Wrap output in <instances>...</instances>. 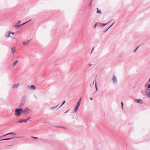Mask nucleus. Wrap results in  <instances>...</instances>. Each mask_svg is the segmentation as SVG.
I'll list each match as a JSON object with an SVG mask.
<instances>
[{"label": "nucleus", "mask_w": 150, "mask_h": 150, "mask_svg": "<svg viewBox=\"0 0 150 150\" xmlns=\"http://www.w3.org/2000/svg\"><path fill=\"white\" fill-rule=\"evenodd\" d=\"M23 109L22 108H17L15 110V113L14 115L16 116H19L20 115L21 113L23 112Z\"/></svg>", "instance_id": "nucleus-1"}, {"label": "nucleus", "mask_w": 150, "mask_h": 150, "mask_svg": "<svg viewBox=\"0 0 150 150\" xmlns=\"http://www.w3.org/2000/svg\"><path fill=\"white\" fill-rule=\"evenodd\" d=\"M26 96H23L22 99L21 100V101L20 103V105L19 106V107L21 108L23 107V106L24 105L26 101Z\"/></svg>", "instance_id": "nucleus-2"}, {"label": "nucleus", "mask_w": 150, "mask_h": 150, "mask_svg": "<svg viewBox=\"0 0 150 150\" xmlns=\"http://www.w3.org/2000/svg\"><path fill=\"white\" fill-rule=\"evenodd\" d=\"M31 20V19L27 21L26 22L22 24H20V25H18L17 24H16L15 25H14V27L16 28H18L21 27L23 26L25 24L27 23L29 21H30Z\"/></svg>", "instance_id": "nucleus-3"}, {"label": "nucleus", "mask_w": 150, "mask_h": 150, "mask_svg": "<svg viewBox=\"0 0 150 150\" xmlns=\"http://www.w3.org/2000/svg\"><path fill=\"white\" fill-rule=\"evenodd\" d=\"M30 110V109L28 108H26L24 110L23 109V112L24 114H28L29 113Z\"/></svg>", "instance_id": "nucleus-4"}, {"label": "nucleus", "mask_w": 150, "mask_h": 150, "mask_svg": "<svg viewBox=\"0 0 150 150\" xmlns=\"http://www.w3.org/2000/svg\"><path fill=\"white\" fill-rule=\"evenodd\" d=\"M112 80V81L113 83H114L116 84L117 82V79L115 75L113 76Z\"/></svg>", "instance_id": "nucleus-5"}, {"label": "nucleus", "mask_w": 150, "mask_h": 150, "mask_svg": "<svg viewBox=\"0 0 150 150\" xmlns=\"http://www.w3.org/2000/svg\"><path fill=\"white\" fill-rule=\"evenodd\" d=\"M80 103L77 102L76 105L75 106L74 112H76L78 110V108L80 105Z\"/></svg>", "instance_id": "nucleus-6"}, {"label": "nucleus", "mask_w": 150, "mask_h": 150, "mask_svg": "<svg viewBox=\"0 0 150 150\" xmlns=\"http://www.w3.org/2000/svg\"><path fill=\"white\" fill-rule=\"evenodd\" d=\"M17 122L22 123L23 122L26 123L27 122L26 119H20Z\"/></svg>", "instance_id": "nucleus-7"}, {"label": "nucleus", "mask_w": 150, "mask_h": 150, "mask_svg": "<svg viewBox=\"0 0 150 150\" xmlns=\"http://www.w3.org/2000/svg\"><path fill=\"white\" fill-rule=\"evenodd\" d=\"M19 83L15 84L12 86V88L15 89L18 88L19 86Z\"/></svg>", "instance_id": "nucleus-8"}, {"label": "nucleus", "mask_w": 150, "mask_h": 150, "mask_svg": "<svg viewBox=\"0 0 150 150\" xmlns=\"http://www.w3.org/2000/svg\"><path fill=\"white\" fill-rule=\"evenodd\" d=\"M28 87H29V88L33 90H35L36 88L35 86L33 85H31L30 86H28Z\"/></svg>", "instance_id": "nucleus-9"}, {"label": "nucleus", "mask_w": 150, "mask_h": 150, "mask_svg": "<svg viewBox=\"0 0 150 150\" xmlns=\"http://www.w3.org/2000/svg\"><path fill=\"white\" fill-rule=\"evenodd\" d=\"M11 33V31H9L6 35V37L8 38L10 37H11L10 34Z\"/></svg>", "instance_id": "nucleus-10"}, {"label": "nucleus", "mask_w": 150, "mask_h": 150, "mask_svg": "<svg viewBox=\"0 0 150 150\" xmlns=\"http://www.w3.org/2000/svg\"><path fill=\"white\" fill-rule=\"evenodd\" d=\"M145 93L146 95H149L150 96V89H148L146 90Z\"/></svg>", "instance_id": "nucleus-11"}, {"label": "nucleus", "mask_w": 150, "mask_h": 150, "mask_svg": "<svg viewBox=\"0 0 150 150\" xmlns=\"http://www.w3.org/2000/svg\"><path fill=\"white\" fill-rule=\"evenodd\" d=\"M30 40H29L25 42H23V44L24 45H28L30 42Z\"/></svg>", "instance_id": "nucleus-12"}, {"label": "nucleus", "mask_w": 150, "mask_h": 150, "mask_svg": "<svg viewBox=\"0 0 150 150\" xmlns=\"http://www.w3.org/2000/svg\"><path fill=\"white\" fill-rule=\"evenodd\" d=\"M11 52L13 53V54H14V53L16 51V48L15 47H14L11 48Z\"/></svg>", "instance_id": "nucleus-13"}, {"label": "nucleus", "mask_w": 150, "mask_h": 150, "mask_svg": "<svg viewBox=\"0 0 150 150\" xmlns=\"http://www.w3.org/2000/svg\"><path fill=\"white\" fill-rule=\"evenodd\" d=\"M135 101L138 103L142 104L143 103V101L140 99H137Z\"/></svg>", "instance_id": "nucleus-14"}, {"label": "nucleus", "mask_w": 150, "mask_h": 150, "mask_svg": "<svg viewBox=\"0 0 150 150\" xmlns=\"http://www.w3.org/2000/svg\"><path fill=\"white\" fill-rule=\"evenodd\" d=\"M15 138V137H12L10 138H6V139H3L0 140V141H3V140H8L11 139H14V138Z\"/></svg>", "instance_id": "nucleus-15"}, {"label": "nucleus", "mask_w": 150, "mask_h": 150, "mask_svg": "<svg viewBox=\"0 0 150 150\" xmlns=\"http://www.w3.org/2000/svg\"><path fill=\"white\" fill-rule=\"evenodd\" d=\"M56 127H58V128H62L64 129H66V127L62 126H59Z\"/></svg>", "instance_id": "nucleus-16"}, {"label": "nucleus", "mask_w": 150, "mask_h": 150, "mask_svg": "<svg viewBox=\"0 0 150 150\" xmlns=\"http://www.w3.org/2000/svg\"><path fill=\"white\" fill-rule=\"evenodd\" d=\"M93 0H91V2H90V4L89 6V7L90 9H91V8Z\"/></svg>", "instance_id": "nucleus-17"}, {"label": "nucleus", "mask_w": 150, "mask_h": 150, "mask_svg": "<svg viewBox=\"0 0 150 150\" xmlns=\"http://www.w3.org/2000/svg\"><path fill=\"white\" fill-rule=\"evenodd\" d=\"M18 60H16L14 62V64H13V67H14L16 65V64L18 62Z\"/></svg>", "instance_id": "nucleus-18"}, {"label": "nucleus", "mask_w": 150, "mask_h": 150, "mask_svg": "<svg viewBox=\"0 0 150 150\" xmlns=\"http://www.w3.org/2000/svg\"><path fill=\"white\" fill-rule=\"evenodd\" d=\"M97 11L96 13H99L100 14H101V12L100 10H98V8H97Z\"/></svg>", "instance_id": "nucleus-19"}, {"label": "nucleus", "mask_w": 150, "mask_h": 150, "mask_svg": "<svg viewBox=\"0 0 150 150\" xmlns=\"http://www.w3.org/2000/svg\"><path fill=\"white\" fill-rule=\"evenodd\" d=\"M141 45L139 46L138 47H137L134 51L133 52H136L137 49H138V48L141 46Z\"/></svg>", "instance_id": "nucleus-20"}, {"label": "nucleus", "mask_w": 150, "mask_h": 150, "mask_svg": "<svg viewBox=\"0 0 150 150\" xmlns=\"http://www.w3.org/2000/svg\"><path fill=\"white\" fill-rule=\"evenodd\" d=\"M59 104H58L56 106H55V107H52L51 109L52 110H53L54 108H56L58 105Z\"/></svg>", "instance_id": "nucleus-21"}, {"label": "nucleus", "mask_w": 150, "mask_h": 150, "mask_svg": "<svg viewBox=\"0 0 150 150\" xmlns=\"http://www.w3.org/2000/svg\"><path fill=\"white\" fill-rule=\"evenodd\" d=\"M107 23H102V24H101V23H99V25H103V26H105V25H106L107 24Z\"/></svg>", "instance_id": "nucleus-22"}, {"label": "nucleus", "mask_w": 150, "mask_h": 150, "mask_svg": "<svg viewBox=\"0 0 150 150\" xmlns=\"http://www.w3.org/2000/svg\"><path fill=\"white\" fill-rule=\"evenodd\" d=\"M65 101H64L62 103L61 105H60V106L58 108H60L65 103Z\"/></svg>", "instance_id": "nucleus-23"}, {"label": "nucleus", "mask_w": 150, "mask_h": 150, "mask_svg": "<svg viewBox=\"0 0 150 150\" xmlns=\"http://www.w3.org/2000/svg\"><path fill=\"white\" fill-rule=\"evenodd\" d=\"M9 134H13V135H15L16 134L14 132H11L9 133Z\"/></svg>", "instance_id": "nucleus-24"}, {"label": "nucleus", "mask_w": 150, "mask_h": 150, "mask_svg": "<svg viewBox=\"0 0 150 150\" xmlns=\"http://www.w3.org/2000/svg\"><path fill=\"white\" fill-rule=\"evenodd\" d=\"M121 107L122 109L123 108V103L122 102H121Z\"/></svg>", "instance_id": "nucleus-25"}, {"label": "nucleus", "mask_w": 150, "mask_h": 150, "mask_svg": "<svg viewBox=\"0 0 150 150\" xmlns=\"http://www.w3.org/2000/svg\"><path fill=\"white\" fill-rule=\"evenodd\" d=\"M9 135V133L6 134H4V135H3L2 136V137H5V136H6V135Z\"/></svg>", "instance_id": "nucleus-26"}, {"label": "nucleus", "mask_w": 150, "mask_h": 150, "mask_svg": "<svg viewBox=\"0 0 150 150\" xmlns=\"http://www.w3.org/2000/svg\"><path fill=\"white\" fill-rule=\"evenodd\" d=\"M147 88L148 89H150V84L148 85Z\"/></svg>", "instance_id": "nucleus-27"}, {"label": "nucleus", "mask_w": 150, "mask_h": 150, "mask_svg": "<svg viewBox=\"0 0 150 150\" xmlns=\"http://www.w3.org/2000/svg\"><path fill=\"white\" fill-rule=\"evenodd\" d=\"M31 138H34L35 139H38V137H33V136L31 137Z\"/></svg>", "instance_id": "nucleus-28"}, {"label": "nucleus", "mask_w": 150, "mask_h": 150, "mask_svg": "<svg viewBox=\"0 0 150 150\" xmlns=\"http://www.w3.org/2000/svg\"><path fill=\"white\" fill-rule=\"evenodd\" d=\"M31 117H29L27 119H26V121L27 122L28 120H29L30 119Z\"/></svg>", "instance_id": "nucleus-29"}, {"label": "nucleus", "mask_w": 150, "mask_h": 150, "mask_svg": "<svg viewBox=\"0 0 150 150\" xmlns=\"http://www.w3.org/2000/svg\"><path fill=\"white\" fill-rule=\"evenodd\" d=\"M81 97L80 99H79V100H78V102H79V103H81Z\"/></svg>", "instance_id": "nucleus-30"}, {"label": "nucleus", "mask_w": 150, "mask_h": 150, "mask_svg": "<svg viewBox=\"0 0 150 150\" xmlns=\"http://www.w3.org/2000/svg\"><path fill=\"white\" fill-rule=\"evenodd\" d=\"M95 87H96V91H97V85H96V82Z\"/></svg>", "instance_id": "nucleus-31"}, {"label": "nucleus", "mask_w": 150, "mask_h": 150, "mask_svg": "<svg viewBox=\"0 0 150 150\" xmlns=\"http://www.w3.org/2000/svg\"><path fill=\"white\" fill-rule=\"evenodd\" d=\"M98 24H99V23H96L95 24V25H94V28H96V25Z\"/></svg>", "instance_id": "nucleus-32"}, {"label": "nucleus", "mask_w": 150, "mask_h": 150, "mask_svg": "<svg viewBox=\"0 0 150 150\" xmlns=\"http://www.w3.org/2000/svg\"><path fill=\"white\" fill-rule=\"evenodd\" d=\"M107 31V30H103V32L104 33H105Z\"/></svg>", "instance_id": "nucleus-33"}, {"label": "nucleus", "mask_w": 150, "mask_h": 150, "mask_svg": "<svg viewBox=\"0 0 150 150\" xmlns=\"http://www.w3.org/2000/svg\"><path fill=\"white\" fill-rule=\"evenodd\" d=\"M94 47H93V48L92 49V51H91V53L92 52H93V50H94Z\"/></svg>", "instance_id": "nucleus-34"}, {"label": "nucleus", "mask_w": 150, "mask_h": 150, "mask_svg": "<svg viewBox=\"0 0 150 150\" xmlns=\"http://www.w3.org/2000/svg\"><path fill=\"white\" fill-rule=\"evenodd\" d=\"M114 23V22L110 26H109V27H110V28L112 26V25Z\"/></svg>", "instance_id": "nucleus-35"}, {"label": "nucleus", "mask_w": 150, "mask_h": 150, "mask_svg": "<svg viewBox=\"0 0 150 150\" xmlns=\"http://www.w3.org/2000/svg\"><path fill=\"white\" fill-rule=\"evenodd\" d=\"M34 97H35L36 99H37L38 98H37V97L36 96H35H35H34Z\"/></svg>", "instance_id": "nucleus-36"}, {"label": "nucleus", "mask_w": 150, "mask_h": 150, "mask_svg": "<svg viewBox=\"0 0 150 150\" xmlns=\"http://www.w3.org/2000/svg\"><path fill=\"white\" fill-rule=\"evenodd\" d=\"M90 100H93V98H90Z\"/></svg>", "instance_id": "nucleus-37"}, {"label": "nucleus", "mask_w": 150, "mask_h": 150, "mask_svg": "<svg viewBox=\"0 0 150 150\" xmlns=\"http://www.w3.org/2000/svg\"><path fill=\"white\" fill-rule=\"evenodd\" d=\"M21 23V21H19L18 22V23Z\"/></svg>", "instance_id": "nucleus-38"}, {"label": "nucleus", "mask_w": 150, "mask_h": 150, "mask_svg": "<svg viewBox=\"0 0 150 150\" xmlns=\"http://www.w3.org/2000/svg\"><path fill=\"white\" fill-rule=\"evenodd\" d=\"M110 27H108V28L106 29V30H107L109 29Z\"/></svg>", "instance_id": "nucleus-39"}, {"label": "nucleus", "mask_w": 150, "mask_h": 150, "mask_svg": "<svg viewBox=\"0 0 150 150\" xmlns=\"http://www.w3.org/2000/svg\"><path fill=\"white\" fill-rule=\"evenodd\" d=\"M11 34H12L13 35V34H14V33H13H13H12V32H11Z\"/></svg>", "instance_id": "nucleus-40"}, {"label": "nucleus", "mask_w": 150, "mask_h": 150, "mask_svg": "<svg viewBox=\"0 0 150 150\" xmlns=\"http://www.w3.org/2000/svg\"><path fill=\"white\" fill-rule=\"evenodd\" d=\"M92 65V64H89V66H91V65Z\"/></svg>", "instance_id": "nucleus-41"}, {"label": "nucleus", "mask_w": 150, "mask_h": 150, "mask_svg": "<svg viewBox=\"0 0 150 150\" xmlns=\"http://www.w3.org/2000/svg\"><path fill=\"white\" fill-rule=\"evenodd\" d=\"M68 111V110L67 111L65 112V113H66Z\"/></svg>", "instance_id": "nucleus-42"}, {"label": "nucleus", "mask_w": 150, "mask_h": 150, "mask_svg": "<svg viewBox=\"0 0 150 150\" xmlns=\"http://www.w3.org/2000/svg\"><path fill=\"white\" fill-rule=\"evenodd\" d=\"M149 82H150V78L149 79Z\"/></svg>", "instance_id": "nucleus-43"}, {"label": "nucleus", "mask_w": 150, "mask_h": 150, "mask_svg": "<svg viewBox=\"0 0 150 150\" xmlns=\"http://www.w3.org/2000/svg\"><path fill=\"white\" fill-rule=\"evenodd\" d=\"M18 137V138H21V137Z\"/></svg>", "instance_id": "nucleus-44"}, {"label": "nucleus", "mask_w": 150, "mask_h": 150, "mask_svg": "<svg viewBox=\"0 0 150 150\" xmlns=\"http://www.w3.org/2000/svg\"><path fill=\"white\" fill-rule=\"evenodd\" d=\"M2 137L1 136V137H0V138H1V137Z\"/></svg>", "instance_id": "nucleus-45"}]
</instances>
